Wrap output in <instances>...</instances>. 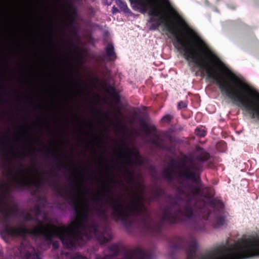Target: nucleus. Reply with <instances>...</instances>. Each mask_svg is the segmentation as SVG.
Returning a JSON list of instances; mask_svg holds the SVG:
<instances>
[{
    "label": "nucleus",
    "instance_id": "f257e3e1",
    "mask_svg": "<svg viewBox=\"0 0 259 259\" xmlns=\"http://www.w3.org/2000/svg\"><path fill=\"white\" fill-rule=\"evenodd\" d=\"M259 256V236H251L211 249L198 259H246Z\"/></svg>",
    "mask_w": 259,
    "mask_h": 259
},
{
    "label": "nucleus",
    "instance_id": "f03ea898",
    "mask_svg": "<svg viewBox=\"0 0 259 259\" xmlns=\"http://www.w3.org/2000/svg\"><path fill=\"white\" fill-rule=\"evenodd\" d=\"M79 226L80 222L77 219L67 228L53 226H40L34 233H42L48 237H58L67 247L69 248L73 245L74 234Z\"/></svg>",
    "mask_w": 259,
    "mask_h": 259
},
{
    "label": "nucleus",
    "instance_id": "7ed1b4c3",
    "mask_svg": "<svg viewBox=\"0 0 259 259\" xmlns=\"http://www.w3.org/2000/svg\"><path fill=\"white\" fill-rule=\"evenodd\" d=\"M128 162L137 163L139 162L140 156L136 151L127 150L124 155Z\"/></svg>",
    "mask_w": 259,
    "mask_h": 259
},
{
    "label": "nucleus",
    "instance_id": "20e7f679",
    "mask_svg": "<svg viewBox=\"0 0 259 259\" xmlns=\"http://www.w3.org/2000/svg\"><path fill=\"white\" fill-rule=\"evenodd\" d=\"M13 181L20 185H26V171L18 172L14 177Z\"/></svg>",
    "mask_w": 259,
    "mask_h": 259
},
{
    "label": "nucleus",
    "instance_id": "39448f33",
    "mask_svg": "<svg viewBox=\"0 0 259 259\" xmlns=\"http://www.w3.org/2000/svg\"><path fill=\"white\" fill-rule=\"evenodd\" d=\"M116 5L120 8V10L125 13L130 12V9L128 8L127 5L121 0H116Z\"/></svg>",
    "mask_w": 259,
    "mask_h": 259
},
{
    "label": "nucleus",
    "instance_id": "423d86ee",
    "mask_svg": "<svg viewBox=\"0 0 259 259\" xmlns=\"http://www.w3.org/2000/svg\"><path fill=\"white\" fill-rule=\"evenodd\" d=\"M182 176L186 177L188 178H192L194 175L193 172L190 169H186L181 174Z\"/></svg>",
    "mask_w": 259,
    "mask_h": 259
},
{
    "label": "nucleus",
    "instance_id": "0eeeda50",
    "mask_svg": "<svg viewBox=\"0 0 259 259\" xmlns=\"http://www.w3.org/2000/svg\"><path fill=\"white\" fill-rule=\"evenodd\" d=\"M195 133L196 135L200 137H203L205 135V131L203 130L196 129Z\"/></svg>",
    "mask_w": 259,
    "mask_h": 259
},
{
    "label": "nucleus",
    "instance_id": "6e6552de",
    "mask_svg": "<svg viewBox=\"0 0 259 259\" xmlns=\"http://www.w3.org/2000/svg\"><path fill=\"white\" fill-rule=\"evenodd\" d=\"M107 52L109 55H111L113 53V47L112 45H109L107 49Z\"/></svg>",
    "mask_w": 259,
    "mask_h": 259
},
{
    "label": "nucleus",
    "instance_id": "1a4fd4ad",
    "mask_svg": "<svg viewBox=\"0 0 259 259\" xmlns=\"http://www.w3.org/2000/svg\"><path fill=\"white\" fill-rule=\"evenodd\" d=\"M187 106V104L186 103L183 102H180L178 103V107L179 108H185Z\"/></svg>",
    "mask_w": 259,
    "mask_h": 259
},
{
    "label": "nucleus",
    "instance_id": "9d476101",
    "mask_svg": "<svg viewBox=\"0 0 259 259\" xmlns=\"http://www.w3.org/2000/svg\"><path fill=\"white\" fill-rule=\"evenodd\" d=\"M170 119V117L169 115H166L164 116L162 118V120L164 122H167L169 121Z\"/></svg>",
    "mask_w": 259,
    "mask_h": 259
},
{
    "label": "nucleus",
    "instance_id": "9b49d317",
    "mask_svg": "<svg viewBox=\"0 0 259 259\" xmlns=\"http://www.w3.org/2000/svg\"><path fill=\"white\" fill-rule=\"evenodd\" d=\"M118 11L117 10V9L116 8H115V7H113L112 8V12L113 13H115L116 12H117Z\"/></svg>",
    "mask_w": 259,
    "mask_h": 259
},
{
    "label": "nucleus",
    "instance_id": "f8f14e48",
    "mask_svg": "<svg viewBox=\"0 0 259 259\" xmlns=\"http://www.w3.org/2000/svg\"><path fill=\"white\" fill-rule=\"evenodd\" d=\"M77 259H79V258H77ZM81 259H87V258H85V257H81Z\"/></svg>",
    "mask_w": 259,
    "mask_h": 259
}]
</instances>
